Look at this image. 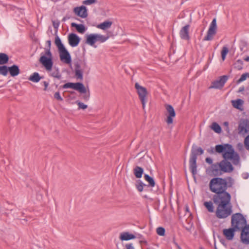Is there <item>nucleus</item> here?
Returning <instances> with one entry per match:
<instances>
[{"mask_svg": "<svg viewBox=\"0 0 249 249\" xmlns=\"http://www.w3.org/2000/svg\"><path fill=\"white\" fill-rule=\"evenodd\" d=\"M165 107L167 111L165 114L167 117L166 122L168 124H172L173 123V119L176 115L175 109L172 105L169 104H166Z\"/></svg>", "mask_w": 249, "mask_h": 249, "instance_id": "14", "label": "nucleus"}, {"mask_svg": "<svg viewBox=\"0 0 249 249\" xmlns=\"http://www.w3.org/2000/svg\"><path fill=\"white\" fill-rule=\"evenodd\" d=\"M239 134H245L249 131V121L247 119H243L241 121L238 125Z\"/></svg>", "mask_w": 249, "mask_h": 249, "instance_id": "20", "label": "nucleus"}, {"mask_svg": "<svg viewBox=\"0 0 249 249\" xmlns=\"http://www.w3.org/2000/svg\"><path fill=\"white\" fill-rule=\"evenodd\" d=\"M185 212H187V213H190V214H191V213H190V210H189V206H188V205H186L185 206Z\"/></svg>", "mask_w": 249, "mask_h": 249, "instance_id": "52", "label": "nucleus"}, {"mask_svg": "<svg viewBox=\"0 0 249 249\" xmlns=\"http://www.w3.org/2000/svg\"><path fill=\"white\" fill-rule=\"evenodd\" d=\"M223 124H224V125L228 127V125H229V122H225Z\"/></svg>", "mask_w": 249, "mask_h": 249, "instance_id": "58", "label": "nucleus"}, {"mask_svg": "<svg viewBox=\"0 0 249 249\" xmlns=\"http://www.w3.org/2000/svg\"><path fill=\"white\" fill-rule=\"evenodd\" d=\"M229 78V75H224L219 76L218 79L212 82L211 85L209 87V89H222L224 87L225 84L226 83Z\"/></svg>", "mask_w": 249, "mask_h": 249, "instance_id": "12", "label": "nucleus"}, {"mask_svg": "<svg viewBox=\"0 0 249 249\" xmlns=\"http://www.w3.org/2000/svg\"><path fill=\"white\" fill-rule=\"evenodd\" d=\"M243 61L241 59H238L234 64V68L239 71L242 70Z\"/></svg>", "mask_w": 249, "mask_h": 249, "instance_id": "35", "label": "nucleus"}, {"mask_svg": "<svg viewBox=\"0 0 249 249\" xmlns=\"http://www.w3.org/2000/svg\"><path fill=\"white\" fill-rule=\"evenodd\" d=\"M43 78V76H41L38 72H35L29 76L28 80L34 83H37Z\"/></svg>", "mask_w": 249, "mask_h": 249, "instance_id": "28", "label": "nucleus"}, {"mask_svg": "<svg viewBox=\"0 0 249 249\" xmlns=\"http://www.w3.org/2000/svg\"><path fill=\"white\" fill-rule=\"evenodd\" d=\"M71 89L78 91L81 94H84L83 99L85 101L89 100L90 97V92L89 90L87 92V89L84 85L81 82H68L59 87L61 89Z\"/></svg>", "mask_w": 249, "mask_h": 249, "instance_id": "6", "label": "nucleus"}, {"mask_svg": "<svg viewBox=\"0 0 249 249\" xmlns=\"http://www.w3.org/2000/svg\"><path fill=\"white\" fill-rule=\"evenodd\" d=\"M0 66V74L3 76H6L9 72V66L5 65Z\"/></svg>", "mask_w": 249, "mask_h": 249, "instance_id": "34", "label": "nucleus"}, {"mask_svg": "<svg viewBox=\"0 0 249 249\" xmlns=\"http://www.w3.org/2000/svg\"><path fill=\"white\" fill-rule=\"evenodd\" d=\"M210 128L214 132L217 134H220L222 132V128L221 126L216 122H213L210 125Z\"/></svg>", "mask_w": 249, "mask_h": 249, "instance_id": "31", "label": "nucleus"}, {"mask_svg": "<svg viewBox=\"0 0 249 249\" xmlns=\"http://www.w3.org/2000/svg\"><path fill=\"white\" fill-rule=\"evenodd\" d=\"M71 28H74L77 32L81 34H83L87 29L84 24H77L75 22L71 23Z\"/></svg>", "mask_w": 249, "mask_h": 249, "instance_id": "24", "label": "nucleus"}, {"mask_svg": "<svg viewBox=\"0 0 249 249\" xmlns=\"http://www.w3.org/2000/svg\"><path fill=\"white\" fill-rule=\"evenodd\" d=\"M157 233L160 235L163 236L165 235V230L163 227H159L156 229Z\"/></svg>", "mask_w": 249, "mask_h": 249, "instance_id": "39", "label": "nucleus"}, {"mask_svg": "<svg viewBox=\"0 0 249 249\" xmlns=\"http://www.w3.org/2000/svg\"><path fill=\"white\" fill-rule=\"evenodd\" d=\"M242 177L244 179H247L249 177V174L248 173H244L242 175Z\"/></svg>", "mask_w": 249, "mask_h": 249, "instance_id": "50", "label": "nucleus"}, {"mask_svg": "<svg viewBox=\"0 0 249 249\" xmlns=\"http://www.w3.org/2000/svg\"><path fill=\"white\" fill-rule=\"evenodd\" d=\"M231 103L234 108L241 111L243 110L244 101L242 99L239 98L236 100H232L231 101Z\"/></svg>", "mask_w": 249, "mask_h": 249, "instance_id": "25", "label": "nucleus"}, {"mask_svg": "<svg viewBox=\"0 0 249 249\" xmlns=\"http://www.w3.org/2000/svg\"><path fill=\"white\" fill-rule=\"evenodd\" d=\"M211 154L217 153L221 154L223 158L220 162H217L210 166L207 169L209 173H211L213 176H221L224 173H231L234 170V167L229 160L237 165L240 162V156L235 151L232 145L229 143L217 144L215 147H211L207 149Z\"/></svg>", "mask_w": 249, "mask_h": 249, "instance_id": "1", "label": "nucleus"}, {"mask_svg": "<svg viewBox=\"0 0 249 249\" xmlns=\"http://www.w3.org/2000/svg\"><path fill=\"white\" fill-rule=\"evenodd\" d=\"M82 49H83V53H84L86 52V49H85V47H84V46H83V47H82Z\"/></svg>", "mask_w": 249, "mask_h": 249, "instance_id": "62", "label": "nucleus"}, {"mask_svg": "<svg viewBox=\"0 0 249 249\" xmlns=\"http://www.w3.org/2000/svg\"><path fill=\"white\" fill-rule=\"evenodd\" d=\"M209 64L206 63V64L205 65L203 68V70L205 71L209 67Z\"/></svg>", "mask_w": 249, "mask_h": 249, "instance_id": "56", "label": "nucleus"}, {"mask_svg": "<svg viewBox=\"0 0 249 249\" xmlns=\"http://www.w3.org/2000/svg\"><path fill=\"white\" fill-rule=\"evenodd\" d=\"M136 238V236L128 231L122 232L120 233L119 236V239L121 241H128L132 239H134Z\"/></svg>", "mask_w": 249, "mask_h": 249, "instance_id": "23", "label": "nucleus"}, {"mask_svg": "<svg viewBox=\"0 0 249 249\" xmlns=\"http://www.w3.org/2000/svg\"><path fill=\"white\" fill-rule=\"evenodd\" d=\"M217 205L215 215L218 218H226L231 214L232 211L231 204Z\"/></svg>", "mask_w": 249, "mask_h": 249, "instance_id": "10", "label": "nucleus"}, {"mask_svg": "<svg viewBox=\"0 0 249 249\" xmlns=\"http://www.w3.org/2000/svg\"><path fill=\"white\" fill-rule=\"evenodd\" d=\"M73 12L75 15L83 18H86L88 15L87 9L84 5L74 7Z\"/></svg>", "mask_w": 249, "mask_h": 249, "instance_id": "18", "label": "nucleus"}, {"mask_svg": "<svg viewBox=\"0 0 249 249\" xmlns=\"http://www.w3.org/2000/svg\"><path fill=\"white\" fill-rule=\"evenodd\" d=\"M113 36L112 32L111 31H107L106 36L98 34L87 35L86 36L85 43L91 46L96 48L97 46L95 45L96 42L103 43L107 41L110 37Z\"/></svg>", "mask_w": 249, "mask_h": 249, "instance_id": "5", "label": "nucleus"}, {"mask_svg": "<svg viewBox=\"0 0 249 249\" xmlns=\"http://www.w3.org/2000/svg\"><path fill=\"white\" fill-rule=\"evenodd\" d=\"M138 238H141L142 237V235L140 234H138Z\"/></svg>", "mask_w": 249, "mask_h": 249, "instance_id": "63", "label": "nucleus"}, {"mask_svg": "<svg viewBox=\"0 0 249 249\" xmlns=\"http://www.w3.org/2000/svg\"><path fill=\"white\" fill-rule=\"evenodd\" d=\"M220 242H221V243L222 244H223L224 246H226V243H225V240L224 239H223V238L221 239L220 240Z\"/></svg>", "mask_w": 249, "mask_h": 249, "instance_id": "54", "label": "nucleus"}, {"mask_svg": "<svg viewBox=\"0 0 249 249\" xmlns=\"http://www.w3.org/2000/svg\"><path fill=\"white\" fill-rule=\"evenodd\" d=\"M173 243L176 245V246L177 247V248H178V246H179V245L176 242H175V241L174 240L173 241Z\"/></svg>", "mask_w": 249, "mask_h": 249, "instance_id": "59", "label": "nucleus"}, {"mask_svg": "<svg viewBox=\"0 0 249 249\" xmlns=\"http://www.w3.org/2000/svg\"><path fill=\"white\" fill-rule=\"evenodd\" d=\"M144 179L148 182V184L144 183L141 179H137L135 182V187L139 192H142L143 190L148 191L150 188L151 191H153L152 188L156 186V182L154 178L149 175L144 174Z\"/></svg>", "mask_w": 249, "mask_h": 249, "instance_id": "7", "label": "nucleus"}, {"mask_svg": "<svg viewBox=\"0 0 249 249\" xmlns=\"http://www.w3.org/2000/svg\"><path fill=\"white\" fill-rule=\"evenodd\" d=\"M143 197L145 198H146V199H148L149 198V197L146 195L144 196Z\"/></svg>", "mask_w": 249, "mask_h": 249, "instance_id": "64", "label": "nucleus"}, {"mask_svg": "<svg viewBox=\"0 0 249 249\" xmlns=\"http://www.w3.org/2000/svg\"><path fill=\"white\" fill-rule=\"evenodd\" d=\"M81 60L78 59L74 62L75 68V76L78 79L81 80L83 79V71L81 69Z\"/></svg>", "mask_w": 249, "mask_h": 249, "instance_id": "19", "label": "nucleus"}, {"mask_svg": "<svg viewBox=\"0 0 249 249\" xmlns=\"http://www.w3.org/2000/svg\"><path fill=\"white\" fill-rule=\"evenodd\" d=\"M144 170L142 167L136 166L133 169V174L135 177L137 178H140L143 174Z\"/></svg>", "mask_w": 249, "mask_h": 249, "instance_id": "27", "label": "nucleus"}, {"mask_svg": "<svg viewBox=\"0 0 249 249\" xmlns=\"http://www.w3.org/2000/svg\"><path fill=\"white\" fill-rule=\"evenodd\" d=\"M71 18H73V17H72L71 15H70L69 14H67L65 17H63V18L62 20V21H65L69 19H70ZM74 18V19H75L76 20H79V21H81V20H80L78 18Z\"/></svg>", "mask_w": 249, "mask_h": 249, "instance_id": "46", "label": "nucleus"}, {"mask_svg": "<svg viewBox=\"0 0 249 249\" xmlns=\"http://www.w3.org/2000/svg\"><path fill=\"white\" fill-rule=\"evenodd\" d=\"M247 225V220L242 213H237L231 216V226L239 231Z\"/></svg>", "mask_w": 249, "mask_h": 249, "instance_id": "9", "label": "nucleus"}, {"mask_svg": "<svg viewBox=\"0 0 249 249\" xmlns=\"http://www.w3.org/2000/svg\"><path fill=\"white\" fill-rule=\"evenodd\" d=\"M46 44L49 48L46 49L44 53H41L38 61L47 71H51L53 65V54L50 51L51 40H47Z\"/></svg>", "mask_w": 249, "mask_h": 249, "instance_id": "3", "label": "nucleus"}, {"mask_svg": "<svg viewBox=\"0 0 249 249\" xmlns=\"http://www.w3.org/2000/svg\"><path fill=\"white\" fill-rule=\"evenodd\" d=\"M212 178L209 184V190L213 193L227 191L231 188L234 184V180L231 177L221 178L220 176Z\"/></svg>", "mask_w": 249, "mask_h": 249, "instance_id": "2", "label": "nucleus"}, {"mask_svg": "<svg viewBox=\"0 0 249 249\" xmlns=\"http://www.w3.org/2000/svg\"><path fill=\"white\" fill-rule=\"evenodd\" d=\"M229 49L226 46H223L221 51V56L223 61L226 59V56L229 53Z\"/></svg>", "mask_w": 249, "mask_h": 249, "instance_id": "36", "label": "nucleus"}, {"mask_svg": "<svg viewBox=\"0 0 249 249\" xmlns=\"http://www.w3.org/2000/svg\"><path fill=\"white\" fill-rule=\"evenodd\" d=\"M212 58H213V57L211 58V56H209V58L208 59L207 63L210 64L211 62V61H212Z\"/></svg>", "mask_w": 249, "mask_h": 249, "instance_id": "57", "label": "nucleus"}, {"mask_svg": "<svg viewBox=\"0 0 249 249\" xmlns=\"http://www.w3.org/2000/svg\"><path fill=\"white\" fill-rule=\"evenodd\" d=\"M53 25L55 30V34L58 32V29L60 25V21L58 20H52Z\"/></svg>", "mask_w": 249, "mask_h": 249, "instance_id": "42", "label": "nucleus"}, {"mask_svg": "<svg viewBox=\"0 0 249 249\" xmlns=\"http://www.w3.org/2000/svg\"><path fill=\"white\" fill-rule=\"evenodd\" d=\"M231 196L227 191L214 193L212 200L216 205H231Z\"/></svg>", "mask_w": 249, "mask_h": 249, "instance_id": "8", "label": "nucleus"}, {"mask_svg": "<svg viewBox=\"0 0 249 249\" xmlns=\"http://www.w3.org/2000/svg\"><path fill=\"white\" fill-rule=\"evenodd\" d=\"M112 24V22L109 20H106L102 23L99 24L97 27L103 30L108 29Z\"/></svg>", "mask_w": 249, "mask_h": 249, "instance_id": "29", "label": "nucleus"}, {"mask_svg": "<svg viewBox=\"0 0 249 249\" xmlns=\"http://www.w3.org/2000/svg\"><path fill=\"white\" fill-rule=\"evenodd\" d=\"M126 249H134L132 244H127L125 245Z\"/></svg>", "mask_w": 249, "mask_h": 249, "instance_id": "48", "label": "nucleus"}, {"mask_svg": "<svg viewBox=\"0 0 249 249\" xmlns=\"http://www.w3.org/2000/svg\"><path fill=\"white\" fill-rule=\"evenodd\" d=\"M240 231L241 242L246 245H249V224L242 228Z\"/></svg>", "mask_w": 249, "mask_h": 249, "instance_id": "17", "label": "nucleus"}, {"mask_svg": "<svg viewBox=\"0 0 249 249\" xmlns=\"http://www.w3.org/2000/svg\"><path fill=\"white\" fill-rule=\"evenodd\" d=\"M190 25L186 24L181 28L179 32V36L180 38L185 40L189 41L190 40V36L189 35Z\"/></svg>", "mask_w": 249, "mask_h": 249, "instance_id": "21", "label": "nucleus"}, {"mask_svg": "<svg viewBox=\"0 0 249 249\" xmlns=\"http://www.w3.org/2000/svg\"><path fill=\"white\" fill-rule=\"evenodd\" d=\"M75 93H75V91H70V94H71V95H72V94H75Z\"/></svg>", "mask_w": 249, "mask_h": 249, "instance_id": "60", "label": "nucleus"}, {"mask_svg": "<svg viewBox=\"0 0 249 249\" xmlns=\"http://www.w3.org/2000/svg\"><path fill=\"white\" fill-rule=\"evenodd\" d=\"M9 60V56L5 53H0V65H5Z\"/></svg>", "mask_w": 249, "mask_h": 249, "instance_id": "32", "label": "nucleus"}, {"mask_svg": "<svg viewBox=\"0 0 249 249\" xmlns=\"http://www.w3.org/2000/svg\"><path fill=\"white\" fill-rule=\"evenodd\" d=\"M42 83L43 84V85L44 86V90L46 91L47 90V88L49 86V83L47 81H43L42 82Z\"/></svg>", "mask_w": 249, "mask_h": 249, "instance_id": "49", "label": "nucleus"}, {"mask_svg": "<svg viewBox=\"0 0 249 249\" xmlns=\"http://www.w3.org/2000/svg\"><path fill=\"white\" fill-rule=\"evenodd\" d=\"M248 46V43L244 40H240L239 42V48L240 51L243 52V53L246 52V50H245V48H247Z\"/></svg>", "mask_w": 249, "mask_h": 249, "instance_id": "38", "label": "nucleus"}, {"mask_svg": "<svg viewBox=\"0 0 249 249\" xmlns=\"http://www.w3.org/2000/svg\"><path fill=\"white\" fill-rule=\"evenodd\" d=\"M238 148L239 150H241L243 148V144L241 143H239L237 145Z\"/></svg>", "mask_w": 249, "mask_h": 249, "instance_id": "53", "label": "nucleus"}, {"mask_svg": "<svg viewBox=\"0 0 249 249\" xmlns=\"http://www.w3.org/2000/svg\"><path fill=\"white\" fill-rule=\"evenodd\" d=\"M248 76H249L248 72H246V73L242 74L241 75V76L240 77V78L238 80H237V81H236L237 84H238L242 82L243 81L246 80L247 78L248 77Z\"/></svg>", "mask_w": 249, "mask_h": 249, "instance_id": "41", "label": "nucleus"}, {"mask_svg": "<svg viewBox=\"0 0 249 249\" xmlns=\"http://www.w3.org/2000/svg\"><path fill=\"white\" fill-rule=\"evenodd\" d=\"M243 59L246 62H249V56L247 55L243 58Z\"/></svg>", "mask_w": 249, "mask_h": 249, "instance_id": "55", "label": "nucleus"}, {"mask_svg": "<svg viewBox=\"0 0 249 249\" xmlns=\"http://www.w3.org/2000/svg\"><path fill=\"white\" fill-rule=\"evenodd\" d=\"M213 201L210 200L209 201H205L203 203L204 206L209 213H213L214 207L213 206Z\"/></svg>", "mask_w": 249, "mask_h": 249, "instance_id": "30", "label": "nucleus"}, {"mask_svg": "<svg viewBox=\"0 0 249 249\" xmlns=\"http://www.w3.org/2000/svg\"><path fill=\"white\" fill-rule=\"evenodd\" d=\"M54 98L59 101H63V99L61 97L60 92L59 91L56 92L54 94Z\"/></svg>", "mask_w": 249, "mask_h": 249, "instance_id": "45", "label": "nucleus"}, {"mask_svg": "<svg viewBox=\"0 0 249 249\" xmlns=\"http://www.w3.org/2000/svg\"><path fill=\"white\" fill-rule=\"evenodd\" d=\"M244 145L246 149L249 150V134L244 139Z\"/></svg>", "mask_w": 249, "mask_h": 249, "instance_id": "44", "label": "nucleus"}, {"mask_svg": "<svg viewBox=\"0 0 249 249\" xmlns=\"http://www.w3.org/2000/svg\"><path fill=\"white\" fill-rule=\"evenodd\" d=\"M20 72L19 66L17 65L14 64L9 67V73L12 77H15L18 75Z\"/></svg>", "mask_w": 249, "mask_h": 249, "instance_id": "26", "label": "nucleus"}, {"mask_svg": "<svg viewBox=\"0 0 249 249\" xmlns=\"http://www.w3.org/2000/svg\"><path fill=\"white\" fill-rule=\"evenodd\" d=\"M237 231H239L231 227L228 229H223V234L227 240H232L234 238L235 232Z\"/></svg>", "mask_w": 249, "mask_h": 249, "instance_id": "22", "label": "nucleus"}, {"mask_svg": "<svg viewBox=\"0 0 249 249\" xmlns=\"http://www.w3.org/2000/svg\"><path fill=\"white\" fill-rule=\"evenodd\" d=\"M203 153L204 150L201 147H197L194 145L192 146L189 159V169L195 179L196 175L197 174L196 160L197 156L201 155Z\"/></svg>", "mask_w": 249, "mask_h": 249, "instance_id": "4", "label": "nucleus"}, {"mask_svg": "<svg viewBox=\"0 0 249 249\" xmlns=\"http://www.w3.org/2000/svg\"><path fill=\"white\" fill-rule=\"evenodd\" d=\"M245 90V87L244 86H242L241 87L239 88V89H238V91H237V92L238 93H240V92H243V91H244Z\"/></svg>", "mask_w": 249, "mask_h": 249, "instance_id": "51", "label": "nucleus"}, {"mask_svg": "<svg viewBox=\"0 0 249 249\" xmlns=\"http://www.w3.org/2000/svg\"><path fill=\"white\" fill-rule=\"evenodd\" d=\"M58 52L60 60L64 63L71 65V56L67 49L65 48Z\"/></svg>", "mask_w": 249, "mask_h": 249, "instance_id": "15", "label": "nucleus"}, {"mask_svg": "<svg viewBox=\"0 0 249 249\" xmlns=\"http://www.w3.org/2000/svg\"><path fill=\"white\" fill-rule=\"evenodd\" d=\"M54 43L57 47L58 51H60V50H62L65 48V46L61 41V39L57 35V34H56V36L55 37Z\"/></svg>", "mask_w": 249, "mask_h": 249, "instance_id": "33", "label": "nucleus"}, {"mask_svg": "<svg viewBox=\"0 0 249 249\" xmlns=\"http://www.w3.org/2000/svg\"><path fill=\"white\" fill-rule=\"evenodd\" d=\"M55 71L52 72L50 75L53 77L56 78L58 79H60L61 75L59 72V69L57 67H54Z\"/></svg>", "mask_w": 249, "mask_h": 249, "instance_id": "37", "label": "nucleus"}, {"mask_svg": "<svg viewBox=\"0 0 249 249\" xmlns=\"http://www.w3.org/2000/svg\"><path fill=\"white\" fill-rule=\"evenodd\" d=\"M206 162L207 163L209 164H210L211 166L212 165V164H213V159L210 157H207L205 159Z\"/></svg>", "mask_w": 249, "mask_h": 249, "instance_id": "47", "label": "nucleus"}, {"mask_svg": "<svg viewBox=\"0 0 249 249\" xmlns=\"http://www.w3.org/2000/svg\"><path fill=\"white\" fill-rule=\"evenodd\" d=\"M81 38L75 33H71L68 36V40L69 45L72 47H75L78 45Z\"/></svg>", "mask_w": 249, "mask_h": 249, "instance_id": "16", "label": "nucleus"}, {"mask_svg": "<svg viewBox=\"0 0 249 249\" xmlns=\"http://www.w3.org/2000/svg\"><path fill=\"white\" fill-rule=\"evenodd\" d=\"M97 2V0H85L83 1V4L88 5L96 3Z\"/></svg>", "mask_w": 249, "mask_h": 249, "instance_id": "43", "label": "nucleus"}, {"mask_svg": "<svg viewBox=\"0 0 249 249\" xmlns=\"http://www.w3.org/2000/svg\"><path fill=\"white\" fill-rule=\"evenodd\" d=\"M217 24L216 19L214 18L209 27L207 35L204 37L203 41H210L212 40L213 38V36L216 33Z\"/></svg>", "mask_w": 249, "mask_h": 249, "instance_id": "13", "label": "nucleus"}, {"mask_svg": "<svg viewBox=\"0 0 249 249\" xmlns=\"http://www.w3.org/2000/svg\"><path fill=\"white\" fill-rule=\"evenodd\" d=\"M135 88L137 90V93L139 95V98L142 103V108L144 109L145 107V104L147 102V89L145 88L140 86L138 83H135Z\"/></svg>", "mask_w": 249, "mask_h": 249, "instance_id": "11", "label": "nucleus"}, {"mask_svg": "<svg viewBox=\"0 0 249 249\" xmlns=\"http://www.w3.org/2000/svg\"><path fill=\"white\" fill-rule=\"evenodd\" d=\"M83 62H84L83 64H84V67H87V65L86 62L85 61V60H84Z\"/></svg>", "mask_w": 249, "mask_h": 249, "instance_id": "61", "label": "nucleus"}, {"mask_svg": "<svg viewBox=\"0 0 249 249\" xmlns=\"http://www.w3.org/2000/svg\"><path fill=\"white\" fill-rule=\"evenodd\" d=\"M75 104H76L78 105V109H81L83 110H85L88 108V106L87 105L84 104L83 103L81 102L79 100H77L75 102Z\"/></svg>", "mask_w": 249, "mask_h": 249, "instance_id": "40", "label": "nucleus"}]
</instances>
